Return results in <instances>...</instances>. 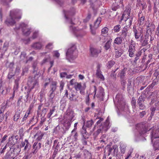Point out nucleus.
I'll list each match as a JSON object with an SVG mask.
<instances>
[{"label":"nucleus","mask_w":159,"mask_h":159,"mask_svg":"<svg viewBox=\"0 0 159 159\" xmlns=\"http://www.w3.org/2000/svg\"><path fill=\"white\" fill-rule=\"evenodd\" d=\"M115 63V61H109L107 64V67L109 69H110L113 66Z\"/></svg>","instance_id":"obj_42"},{"label":"nucleus","mask_w":159,"mask_h":159,"mask_svg":"<svg viewBox=\"0 0 159 159\" xmlns=\"http://www.w3.org/2000/svg\"><path fill=\"white\" fill-rule=\"evenodd\" d=\"M43 46L42 43L40 42H35L31 45V47L35 50H40Z\"/></svg>","instance_id":"obj_17"},{"label":"nucleus","mask_w":159,"mask_h":159,"mask_svg":"<svg viewBox=\"0 0 159 159\" xmlns=\"http://www.w3.org/2000/svg\"><path fill=\"white\" fill-rule=\"evenodd\" d=\"M102 19L100 17H98L94 23L93 28L96 29L99 26L101 21Z\"/></svg>","instance_id":"obj_29"},{"label":"nucleus","mask_w":159,"mask_h":159,"mask_svg":"<svg viewBox=\"0 0 159 159\" xmlns=\"http://www.w3.org/2000/svg\"><path fill=\"white\" fill-rule=\"evenodd\" d=\"M155 92L152 93L150 95L149 97H148L147 98V99H149V98H152V101H151V102L150 103V104H152V103H153L154 102V99L155 98Z\"/></svg>","instance_id":"obj_34"},{"label":"nucleus","mask_w":159,"mask_h":159,"mask_svg":"<svg viewBox=\"0 0 159 159\" xmlns=\"http://www.w3.org/2000/svg\"><path fill=\"white\" fill-rule=\"evenodd\" d=\"M139 134L143 135L145 134L147 132L150 130L149 124L147 123L140 124L139 125Z\"/></svg>","instance_id":"obj_8"},{"label":"nucleus","mask_w":159,"mask_h":159,"mask_svg":"<svg viewBox=\"0 0 159 159\" xmlns=\"http://www.w3.org/2000/svg\"><path fill=\"white\" fill-rule=\"evenodd\" d=\"M128 33V30L127 26H125L122 30L121 36L123 38H125L126 37Z\"/></svg>","instance_id":"obj_26"},{"label":"nucleus","mask_w":159,"mask_h":159,"mask_svg":"<svg viewBox=\"0 0 159 159\" xmlns=\"http://www.w3.org/2000/svg\"><path fill=\"white\" fill-rule=\"evenodd\" d=\"M49 93L48 100L50 102H52L53 99L55 96V94L54 92L49 91Z\"/></svg>","instance_id":"obj_36"},{"label":"nucleus","mask_w":159,"mask_h":159,"mask_svg":"<svg viewBox=\"0 0 159 159\" xmlns=\"http://www.w3.org/2000/svg\"><path fill=\"white\" fill-rule=\"evenodd\" d=\"M74 88L76 91H79L80 90H81L82 88L81 83H75V84Z\"/></svg>","instance_id":"obj_32"},{"label":"nucleus","mask_w":159,"mask_h":159,"mask_svg":"<svg viewBox=\"0 0 159 159\" xmlns=\"http://www.w3.org/2000/svg\"><path fill=\"white\" fill-rule=\"evenodd\" d=\"M21 16L19 10H14L10 11V15L5 21V23L8 26L13 25L16 23L15 20L20 19Z\"/></svg>","instance_id":"obj_1"},{"label":"nucleus","mask_w":159,"mask_h":159,"mask_svg":"<svg viewBox=\"0 0 159 159\" xmlns=\"http://www.w3.org/2000/svg\"><path fill=\"white\" fill-rule=\"evenodd\" d=\"M146 96L144 93H142L141 95L139 98L137 102L138 104L143 103L145 100Z\"/></svg>","instance_id":"obj_23"},{"label":"nucleus","mask_w":159,"mask_h":159,"mask_svg":"<svg viewBox=\"0 0 159 159\" xmlns=\"http://www.w3.org/2000/svg\"><path fill=\"white\" fill-rule=\"evenodd\" d=\"M154 26L152 24V23H148V24L147 26V31H151V27H152V29H153L154 28Z\"/></svg>","instance_id":"obj_48"},{"label":"nucleus","mask_w":159,"mask_h":159,"mask_svg":"<svg viewBox=\"0 0 159 159\" xmlns=\"http://www.w3.org/2000/svg\"><path fill=\"white\" fill-rule=\"evenodd\" d=\"M146 113L147 112L146 111H143L139 113V116L140 118H142L144 117L146 115Z\"/></svg>","instance_id":"obj_54"},{"label":"nucleus","mask_w":159,"mask_h":159,"mask_svg":"<svg viewBox=\"0 0 159 159\" xmlns=\"http://www.w3.org/2000/svg\"><path fill=\"white\" fill-rule=\"evenodd\" d=\"M108 28L107 27H105L102 30V33L105 34L108 32Z\"/></svg>","instance_id":"obj_55"},{"label":"nucleus","mask_w":159,"mask_h":159,"mask_svg":"<svg viewBox=\"0 0 159 159\" xmlns=\"http://www.w3.org/2000/svg\"><path fill=\"white\" fill-rule=\"evenodd\" d=\"M115 103H116L118 106L121 109H124L125 106V102L123 98V95L121 94H117L114 100Z\"/></svg>","instance_id":"obj_6"},{"label":"nucleus","mask_w":159,"mask_h":159,"mask_svg":"<svg viewBox=\"0 0 159 159\" xmlns=\"http://www.w3.org/2000/svg\"><path fill=\"white\" fill-rule=\"evenodd\" d=\"M20 61H25L27 59L26 54L24 52H22L20 56Z\"/></svg>","instance_id":"obj_27"},{"label":"nucleus","mask_w":159,"mask_h":159,"mask_svg":"<svg viewBox=\"0 0 159 159\" xmlns=\"http://www.w3.org/2000/svg\"><path fill=\"white\" fill-rule=\"evenodd\" d=\"M74 117V111L70 109L67 110L66 112V118L72 120Z\"/></svg>","instance_id":"obj_14"},{"label":"nucleus","mask_w":159,"mask_h":159,"mask_svg":"<svg viewBox=\"0 0 159 159\" xmlns=\"http://www.w3.org/2000/svg\"><path fill=\"white\" fill-rule=\"evenodd\" d=\"M133 31L134 34L135 38L136 39H139L141 35V33L135 28L134 27L133 28Z\"/></svg>","instance_id":"obj_24"},{"label":"nucleus","mask_w":159,"mask_h":159,"mask_svg":"<svg viewBox=\"0 0 159 159\" xmlns=\"http://www.w3.org/2000/svg\"><path fill=\"white\" fill-rule=\"evenodd\" d=\"M142 52H139L136 54V57L134 60V62L135 63L138 59H139L141 55Z\"/></svg>","instance_id":"obj_41"},{"label":"nucleus","mask_w":159,"mask_h":159,"mask_svg":"<svg viewBox=\"0 0 159 159\" xmlns=\"http://www.w3.org/2000/svg\"><path fill=\"white\" fill-rule=\"evenodd\" d=\"M21 28L23 34L25 36L29 35L31 33V29L28 27L27 25L24 23H21L19 27H16L15 28V30H19Z\"/></svg>","instance_id":"obj_7"},{"label":"nucleus","mask_w":159,"mask_h":159,"mask_svg":"<svg viewBox=\"0 0 159 159\" xmlns=\"http://www.w3.org/2000/svg\"><path fill=\"white\" fill-rule=\"evenodd\" d=\"M121 26L119 25L115 26L113 28V30L115 32H119L120 30Z\"/></svg>","instance_id":"obj_46"},{"label":"nucleus","mask_w":159,"mask_h":159,"mask_svg":"<svg viewBox=\"0 0 159 159\" xmlns=\"http://www.w3.org/2000/svg\"><path fill=\"white\" fill-rule=\"evenodd\" d=\"M131 10V7L130 6H128L126 7V9L124 11L121 18V21L123 20L124 18L126 19V20H125V21L126 22V23L127 25L128 26H129V27L131 25L133 20L132 18H129V17L130 13Z\"/></svg>","instance_id":"obj_2"},{"label":"nucleus","mask_w":159,"mask_h":159,"mask_svg":"<svg viewBox=\"0 0 159 159\" xmlns=\"http://www.w3.org/2000/svg\"><path fill=\"white\" fill-rule=\"evenodd\" d=\"M127 71V68H124L120 70L118 74V76L119 77L120 79H125L126 72Z\"/></svg>","instance_id":"obj_16"},{"label":"nucleus","mask_w":159,"mask_h":159,"mask_svg":"<svg viewBox=\"0 0 159 159\" xmlns=\"http://www.w3.org/2000/svg\"><path fill=\"white\" fill-rule=\"evenodd\" d=\"M20 78L18 77L15 80V85L14 87L13 90L16 91V90L19 87V83L18 82L20 80Z\"/></svg>","instance_id":"obj_33"},{"label":"nucleus","mask_w":159,"mask_h":159,"mask_svg":"<svg viewBox=\"0 0 159 159\" xmlns=\"http://www.w3.org/2000/svg\"><path fill=\"white\" fill-rule=\"evenodd\" d=\"M74 91H71L69 93V99L71 102H78V96L75 94Z\"/></svg>","instance_id":"obj_11"},{"label":"nucleus","mask_w":159,"mask_h":159,"mask_svg":"<svg viewBox=\"0 0 159 159\" xmlns=\"http://www.w3.org/2000/svg\"><path fill=\"white\" fill-rule=\"evenodd\" d=\"M144 20V17L143 16H141L139 19V21L140 22V25H143V21Z\"/></svg>","instance_id":"obj_60"},{"label":"nucleus","mask_w":159,"mask_h":159,"mask_svg":"<svg viewBox=\"0 0 159 159\" xmlns=\"http://www.w3.org/2000/svg\"><path fill=\"white\" fill-rule=\"evenodd\" d=\"M76 50V46L75 45H73L68 49L66 52V58L69 61L71 60H73L76 58L77 56L75 54Z\"/></svg>","instance_id":"obj_5"},{"label":"nucleus","mask_w":159,"mask_h":159,"mask_svg":"<svg viewBox=\"0 0 159 159\" xmlns=\"http://www.w3.org/2000/svg\"><path fill=\"white\" fill-rule=\"evenodd\" d=\"M12 1V0H2L1 2L4 5H7Z\"/></svg>","instance_id":"obj_53"},{"label":"nucleus","mask_w":159,"mask_h":159,"mask_svg":"<svg viewBox=\"0 0 159 159\" xmlns=\"http://www.w3.org/2000/svg\"><path fill=\"white\" fill-rule=\"evenodd\" d=\"M146 36V37L144 39V40L143 42L142 43V45L143 46H144L146 45H147L148 44V36Z\"/></svg>","instance_id":"obj_40"},{"label":"nucleus","mask_w":159,"mask_h":159,"mask_svg":"<svg viewBox=\"0 0 159 159\" xmlns=\"http://www.w3.org/2000/svg\"><path fill=\"white\" fill-rule=\"evenodd\" d=\"M122 38L121 37H117L115 39L114 43L117 44H120L122 43Z\"/></svg>","instance_id":"obj_38"},{"label":"nucleus","mask_w":159,"mask_h":159,"mask_svg":"<svg viewBox=\"0 0 159 159\" xmlns=\"http://www.w3.org/2000/svg\"><path fill=\"white\" fill-rule=\"evenodd\" d=\"M112 41V39H111L108 40L104 44V47L105 50H108L110 48Z\"/></svg>","instance_id":"obj_25"},{"label":"nucleus","mask_w":159,"mask_h":159,"mask_svg":"<svg viewBox=\"0 0 159 159\" xmlns=\"http://www.w3.org/2000/svg\"><path fill=\"white\" fill-rule=\"evenodd\" d=\"M81 133L83 137V138L88 139V133L87 132L86 128L84 125L81 130Z\"/></svg>","instance_id":"obj_20"},{"label":"nucleus","mask_w":159,"mask_h":159,"mask_svg":"<svg viewBox=\"0 0 159 159\" xmlns=\"http://www.w3.org/2000/svg\"><path fill=\"white\" fill-rule=\"evenodd\" d=\"M13 154L11 151L7 152L5 156L4 157L5 159H12L14 157L12 156Z\"/></svg>","instance_id":"obj_28"},{"label":"nucleus","mask_w":159,"mask_h":159,"mask_svg":"<svg viewBox=\"0 0 159 159\" xmlns=\"http://www.w3.org/2000/svg\"><path fill=\"white\" fill-rule=\"evenodd\" d=\"M57 83L56 81H52L50 85V92H54L57 89Z\"/></svg>","instance_id":"obj_21"},{"label":"nucleus","mask_w":159,"mask_h":159,"mask_svg":"<svg viewBox=\"0 0 159 159\" xmlns=\"http://www.w3.org/2000/svg\"><path fill=\"white\" fill-rule=\"evenodd\" d=\"M139 109L141 110H143L146 108L145 106L143 103L138 104Z\"/></svg>","instance_id":"obj_62"},{"label":"nucleus","mask_w":159,"mask_h":159,"mask_svg":"<svg viewBox=\"0 0 159 159\" xmlns=\"http://www.w3.org/2000/svg\"><path fill=\"white\" fill-rule=\"evenodd\" d=\"M25 142L26 143V144L24 148V150H29L30 148L31 145L28 142V141L27 140L25 139Z\"/></svg>","instance_id":"obj_44"},{"label":"nucleus","mask_w":159,"mask_h":159,"mask_svg":"<svg viewBox=\"0 0 159 159\" xmlns=\"http://www.w3.org/2000/svg\"><path fill=\"white\" fill-rule=\"evenodd\" d=\"M90 52L92 56L96 57H98V54L101 52V51L99 50L92 48L90 49Z\"/></svg>","instance_id":"obj_18"},{"label":"nucleus","mask_w":159,"mask_h":159,"mask_svg":"<svg viewBox=\"0 0 159 159\" xmlns=\"http://www.w3.org/2000/svg\"><path fill=\"white\" fill-rule=\"evenodd\" d=\"M15 74L14 73H12L11 72H10L8 75V78L10 79H11L12 77H13L14 75Z\"/></svg>","instance_id":"obj_64"},{"label":"nucleus","mask_w":159,"mask_h":159,"mask_svg":"<svg viewBox=\"0 0 159 159\" xmlns=\"http://www.w3.org/2000/svg\"><path fill=\"white\" fill-rule=\"evenodd\" d=\"M5 116V121H6L7 118V113H6L5 115H4L3 113H2V112H0V122H1L4 119Z\"/></svg>","instance_id":"obj_30"},{"label":"nucleus","mask_w":159,"mask_h":159,"mask_svg":"<svg viewBox=\"0 0 159 159\" xmlns=\"http://www.w3.org/2000/svg\"><path fill=\"white\" fill-rule=\"evenodd\" d=\"M135 46L133 44H131L129 47L128 52H129V56L130 57H132L134 56L135 52Z\"/></svg>","instance_id":"obj_15"},{"label":"nucleus","mask_w":159,"mask_h":159,"mask_svg":"<svg viewBox=\"0 0 159 159\" xmlns=\"http://www.w3.org/2000/svg\"><path fill=\"white\" fill-rule=\"evenodd\" d=\"M41 143H38L35 142L33 146V149L31 154L33 153L34 154L35 153L37 152V150L41 148Z\"/></svg>","instance_id":"obj_12"},{"label":"nucleus","mask_w":159,"mask_h":159,"mask_svg":"<svg viewBox=\"0 0 159 159\" xmlns=\"http://www.w3.org/2000/svg\"><path fill=\"white\" fill-rule=\"evenodd\" d=\"M20 113L19 112H16L14 116V120L15 121H17L20 117Z\"/></svg>","instance_id":"obj_45"},{"label":"nucleus","mask_w":159,"mask_h":159,"mask_svg":"<svg viewBox=\"0 0 159 159\" xmlns=\"http://www.w3.org/2000/svg\"><path fill=\"white\" fill-rule=\"evenodd\" d=\"M97 0H90V4L93 8L94 7V5L93 4V3L95 2Z\"/></svg>","instance_id":"obj_61"},{"label":"nucleus","mask_w":159,"mask_h":159,"mask_svg":"<svg viewBox=\"0 0 159 159\" xmlns=\"http://www.w3.org/2000/svg\"><path fill=\"white\" fill-rule=\"evenodd\" d=\"M37 63L36 61H34L32 65V67L34 69V73H37L38 70Z\"/></svg>","instance_id":"obj_39"},{"label":"nucleus","mask_w":159,"mask_h":159,"mask_svg":"<svg viewBox=\"0 0 159 159\" xmlns=\"http://www.w3.org/2000/svg\"><path fill=\"white\" fill-rule=\"evenodd\" d=\"M120 81L123 87H124L126 83L125 79H120Z\"/></svg>","instance_id":"obj_57"},{"label":"nucleus","mask_w":159,"mask_h":159,"mask_svg":"<svg viewBox=\"0 0 159 159\" xmlns=\"http://www.w3.org/2000/svg\"><path fill=\"white\" fill-rule=\"evenodd\" d=\"M118 69L119 68H117L115 70H112L111 72L110 76V77L112 78V79L115 80L116 79V72Z\"/></svg>","instance_id":"obj_35"},{"label":"nucleus","mask_w":159,"mask_h":159,"mask_svg":"<svg viewBox=\"0 0 159 159\" xmlns=\"http://www.w3.org/2000/svg\"><path fill=\"white\" fill-rule=\"evenodd\" d=\"M55 106L53 107L52 109H50L49 112L47 116L48 118H50L51 115L55 111Z\"/></svg>","instance_id":"obj_37"},{"label":"nucleus","mask_w":159,"mask_h":159,"mask_svg":"<svg viewBox=\"0 0 159 159\" xmlns=\"http://www.w3.org/2000/svg\"><path fill=\"white\" fill-rule=\"evenodd\" d=\"M38 35V31H35L33 34L32 38L33 39H34L37 38Z\"/></svg>","instance_id":"obj_58"},{"label":"nucleus","mask_w":159,"mask_h":159,"mask_svg":"<svg viewBox=\"0 0 159 159\" xmlns=\"http://www.w3.org/2000/svg\"><path fill=\"white\" fill-rule=\"evenodd\" d=\"M101 66L99 64H98L97 66V70L96 72V75L99 78L102 80H104V78L102 75V72L100 70Z\"/></svg>","instance_id":"obj_13"},{"label":"nucleus","mask_w":159,"mask_h":159,"mask_svg":"<svg viewBox=\"0 0 159 159\" xmlns=\"http://www.w3.org/2000/svg\"><path fill=\"white\" fill-rule=\"evenodd\" d=\"M122 54V51L121 50L117 51L115 53V57L118 58L119 57H120L121 54Z\"/></svg>","instance_id":"obj_51"},{"label":"nucleus","mask_w":159,"mask_h":159,"mask_svg":"<svg viewBox=\"0 0 159 159\" xmlns=\"http://www.w3.org/2000/svg\"><path fill=\"white\" fill-rule=\"evenodd\" d=\"M107 140V138H104V139H102L100 138V140H99V142L100 143H104L105 144L106 143V142Z\"/></svg>","instance_id":"obj_59"},{"label":"nucleus","mask_w":159,"mask_h":159,"mask_svg":"<svg viewBox=\"0 0 159 159\" xmlns=\"http://www.w3.org/2000/svg\"><path fill=\"white\" fill-rule=\"evenodd\" d=\"M54 56L58 58L60 56V54L57 51L54 52Z\"/></svg>","instance_id":"obj_63"},{"label":"nucleus","mask_w":159,"mask_h":159,"mask_svg":"<svg viewBox=\"0 0 159 159\" xmlns=\"http://www.w3.org/2000/svg\"><path fill=\"white\" fill-rule=\"evenodd\" d=\"M131 103L132 105V106L133 107H135L136 104V100L134 97L132 98Z\"/></svg>","instance_id":"obj_56"},{"label":"nucleus","mask_w":159,"mask_h":159,"mask_svg":"<svg viewBox=\"0 0 159 159\" xmlns=\"http://www.w3.org/2000/svg\"><path fill=\"white\" fill-rule=\"evenodd\" d=\"M153 148L155 150H159V143L158 142H156L153 144Z\"/></svg>","instance_id":"obj_50"},{"label":"nucleus","mask_w":159,"mask_h":159,"mask_svg":"<svg viewBox=\"0 0 159 159\" xmlns=\"http://www.w3.org/2000/svg\"><path fill=\"white\" fill-rule=\"evenodd\" d=\"M66 119L64 122V125L66 129L68 130L70 127L71 123L73 120Z\"/></svg>","instance_id":"obj_19"},{"label":"nucleus","mask_w":159,"mask_h":159,"mask_svg":"<svg viewBox=\"0 0 159 159\" xmlns=\"http://www.w3.org/2000/svg\"><path fill=\"white\" fill-rule=\"evenodd\" d=\"M75 13V9L74 8H72L70 10L67 11L65 13V17L68 20L69 23L71 25H74L75 24L72 20V19L70 18V16H73Z\"/></svg>","instance_id":"obj_9"},{"label":"nucleus","mask_w":159,"mask_h":159,"mask_svg":"<svg viewBox=\"0 0 159 159\" xmlns=\"http://www.w3.org/2000/svg\"><path fill=\"white\" fill-rule=\"evenodd\" d=\"M18 139V137L17 136H11V138H9V140L10 141L11 139H12L13 140H14L15 139L16 140V141L14 143H12V144H15V143H16L17 142V140Z\"/></svg>","instance_id":"obj_52"},{"label":"nucleus","mask_w":159,"mask_h":159,"mask_svg":"<svg viewBox=\"0 0 159 159\" xmlns=\"http://www.w3.org/2000/svg\"><path fill=\"white\" fill-rule=\"evenodd\" d=\"M84 159H91L92 156L91 153L86 150L83 151Z\"/></svg>","instance_id":"obj_22"},{"label":"nucleus","mask_w":159,"mask_h":159,"mask_svg":"<svg viewBox=\"0 0 159 159\" xmlns=\"http://www.w3.org/2000/svg\"><path fill=\"white\" fill-rule=\"evenodd\" d=\"M28 84L31 86L30 89H29L27 93V94L25 96L26 99L24 100L25 101L27 102L28 100V98L29 96L31 90L34 87L37 86L38 83L37 80L35 77L30 78L29 79Z\"/></svg>","instance_id":"obj_3"},{"label":"nucleus","mask_w":159,"mask_h":159,"mask_svg":"<svg viewBox=\"0 0 159 159\" xmlns=\"http://www.w3.org/2000/svg\"><path fill=\"white\" fill-rule=\"evenodd\" d=\"M43 104H40L38 107V110L37 111V114H39L40 112H41V115L42 116L44 117L47 113V111L48 109L45 107H43L42 109L41 110V107L42 106Z\"/></svg>","instance_id":"obj_10"},{"label":"nucleus","mask_w":159,"mask_h":159,"mask_svg":"<svg viewBox=\"0 0 159 159\" xmlns=\"http://www.w3.org/2000/svg\"><path fill=\"white\" fill-rule=\"evenodd\" d=\"M109 122L107 119L106 120L105 122L101 124L99 128L97 129L93 134L95 138L100 133L106 132L107 129L110 128L109 125Z\"/></svg>","instance_id":"obj_4"},{"label":"nucleus","mask_w":159,"mask_h":159,"mask_svg":"<svg viewBox=\"0 0 159 159\" xmlns=\"http://www.w3.org/2000/svg\"><path fill=\"white\" fill-rule=\"evenodd\" d=\"M44 135V134L40 132L37 133L35 135V137L37 136L36 140L38 141H40L41 140Z\"/></svg>","instance_id":"obj_31"},{"label":"nucleus","mask_w":159,"mask_h":159,"mask_svg":"<svg viewBox=\"0 0 159 159\" xmlns=\"http://www.w3.org/2000/svg\"><path fill=\"white\" fill-rule=\"evenodd\" d=\"M93 124V121L92 120L88 121L86 123V126L88 128H90Z\"/></svg>","instance_id":"obj_43"},{"label":"nucleus","mask_w":159,"mask_h":159,"mask_svg":"<svg viewBox=\"0 0 159 159\" xmlns=\"http://www.w3.org/2000/svg\"><path fill=\"white\" fill-rule=\"evenodd\" d=\"M46 49L51 50L53 48V43H49L47 44L45 47Z\"/></svg>","instance_id":"obj_49"},{"label":"nucleus","mask_w":159,"mask_h":159,"mask_svg":"<svg viewBox=\"0 0 159 159\" xmlns=\"http://www.w3.org/2000/svg\"><path fill=\"white\" fill-rule=\"evenodd\" d=\"M65 85V83L61 81L60 83L59 90L60 92H61L63 89Z\"/></svg>","instance_id":"obj_47"}]
</instances>
